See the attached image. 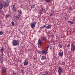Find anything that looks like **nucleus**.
<instances>
[{
	"label": "nucleus",
	"instance_id": "f257e3e1",
	"mask_svg": "<svg viewBox=\"0 0 75 75\" xmlns=\"http://www.w3.org/2000/svg\"><path fill=\"white\" fill-rule=\"evenodd\" d=\"M10 2V0H5L3 4H2V3H0V9H2L3 6L4 7H7L8 6Z\"/></svg>",
	"mask_w": 75,
	"mask_h": 75
},
{
	"label": "nucleus",
	"instance_id": "f03ea898",
	"mask_svg": "<svg viewBox=\"0 0 75 75\" xmlns=\"http://www.w3.org/2000/svg\"><path fill=\"white\" fill-rule=\"evenodd\" d=\"M20 44V41L18 40H14L12 41L13 46H17Z\"/></svg>",
	"mask_w": 75,
	"mask_h": 75
},
{
	"label": "nucleus",
	"instance_id": "7ed1b4c3",
	"mask_svg": "<svg viewBox=\"0 0 75 75\" xmlns=\"http://www.w3.org/2000/svg\"><path fill=\"white\" fill-rule=\"evenodd\" d=\"M45 39L44 37H42L41 39H40L38 40L39 42L38 43V48H40L41 47V42H43V40Z\"/></svg>",
	"mask_w": 75,
	"mask_h": 75
},
{
	"label": "nucleus",
	"instance_id": "20e7f679",
	"mask_svg": "<svg viewBox=\"0 0 75 75\" xmlns=\"http://www.w3.org/2000/svg\"><path fill=\"white\" fill-rule=\"evenodd\" d=\"M58 72L59 75H61V73H63L64 69L61 67H59L58 69Z\"/></svg>",
	"mask_w": 75,
	"mask_h": 75
},
{
	"label": "nucleus",
	"instance_id": "39448f33",
	"mask_svg": "<svg viewBox=\"0 0 75 75\" xmlns=\"http://www.w3.org/2000/svg\"><path fill=\"white\" fill-rule=\"evenodd\" d=\"M71 51H74V50H75V45H74V43H72L71 44Z\"/></svg>",
	"mask_w": 75,
	"mask_h": 75
},
{
	"label": "nucleus",
	"instance_id": "423d86ee",
	"mask_svg": "<svg viewBox=\"0 0 75 75\" xmlns=\"http://www.w3.org/2000/svg\"><path fill=\"white\" fill-rule=\"evenodd\" d=\"M36 23L35 22H33L30 23V27L31 28H33L35 27Z\"/></svg>",
	"mask_w": 75,
	"mask_h": 75
},
{
	"label": "nucleus",
	"instance_id": "0eeeda50",
	"mask_svg": "<svg viewBox=\"0 0 75 75\" xmlns=\"http://www.w3.org/2000/svg\"><path fill=\"white\" fill-rule=\"evenodd\" d=\"M39 53L40 54H44L45 55H46V54H47V50H45L42 52L39 51Z\"/></svg>",
	"mask_w": 75,
	"mask_h": 75
},
{
	"label": "nucleus",
	"instance_id": "6e6552de",
	"mask_svg": "<svg viewBox=\"0 0 75 75\" xmlns=\"http://www.w3.org/2000/svg\"><path fill=\"white\" fill-rule=\"evenodd\" d=\"M40 14H42V13H45V11L44 9H42V10L40 11Z\"/></svg>",
	"mask_w": 75,
	"mask_h": 75
},
{
	"label": "nucleus",
	"instance_id": "1a4fd4ad",
	"mask_svg": "<svg viewBox=\"0 0 75 75\" xmlns=\"http://www.w3.org/2000/svg\"><path fill=\"white\" fill-rule=\"evenodd\" d=\"M11 7L12 10L14 11H16V7L13 5Z\"/></svg>",
	"mask_w": 75,
	"mask_h": 75
},
{
	"label": "nucleus",
	"instance_id": "9d476101",
	"mask_svg": "<svg viewBox=\"0 0 75 75\" xmlns=\"http://www.w3.org/2000/svg\"><path fill=\"white\" fill-rule=\"evenodd\" d=\"M20 18V16L19 15H17L14 17V19H19Z\"/></svg>",
	"mask_w": 75,
	"mask_h": 75
},
{
	"label": "nucleus",
	"instance_id": "9b49d317",
	"mask_svg": "<svg viewBox=\"0 0 75 75\" xmlns=\"http://www.w3.org/2000/svg\"><path fill=\"white\" fill-rule=\"evenodd\" d=\"M58 55L59 57H62L63 56V53L59 52Z\"/></svg>",
	"mask_w": 75,
	"mask_h": 75
},
{
	"label": "nucleus",
	"instance_id": "f8f14e48",
	"mask_svg": "<svg viewBox=\"0 0 75 75\" xmlns=\"http://www.w3.org/2000/svg\"><path fill=\"white\" fill-rule=\"evenodd\" d=\"M19 14H21L22 13V11L21 10H19L18 11Z\"/></svg>",
	"mask_w": 75,
	"mask_h": 75
},
{
	"label": "nucleus",
	"instance_id": "ddd939ff",
	"mask_svg": "<svg viewBox=\"0 0 75 75\" xmlns=\"http://www.w3.org/2000/svg\"><path fill=\"white\" fill-rule=\"evenodd\" d=\"M24 65H27L28 64V61H25L24 62Z\"/></svg>",
	"mask_w": 75,
	"mask_h": 75
},
{
	"label": "nucleus",
	"instance_id": "4468645a",
	"mask_svg": "<svg viewBox=\"0 0 75 75\" xmlns=\"http://www.w3.org/2000/svg\"><path fill=\"white\" fill-rule=\"evenodd\" d=\"M2 71L3 72H6V70L5 69H2Z\"/></svg>",
	"mask_w": 75,
	"mask_h": 75
},
{
	"label": "nucleus",
	"instance_id": "2eb2a0df",
	"mask_svg": "<svg viewBox=\"0 0 75 75\" xmlns=\"http://www.w3.org/2000/svg\"><path fill=\"white\" fill-rule=\"evenodd\" d=\"M50 47V45H47V50H45V51H46V53H47V51L48 50V48Z\"/></svg>",
	"mask_w": 75,
	"mask_h": 75
},
{
	"label": "nucleus",
	"instance_id": "dca6fc26",
	"mask_svg": "<svg viewBox=\"0 0 75 75\" xmlns=\"http://www.w3.org/2000/svg\"><path fill=\"white\" fill-rule=\"evenodd\" d=\"M51 1V0H45V1L47 3H50Z\"/></svg>",
	"mask_w": 75,
	"mask_h": 75
},
{
	"label": "nucleus",
	"instance_id": "f3484780",
	"mask_svg": "<svg viewBox=\"0 0 75 75\" xmlns=\"http://www.w3.org/2000/svg\"><path fill=\"white\" fill-rule=\"evenodd\" d=\"M46 28L47 29H49V28H51V25H48L46 26Z\"/></svg>",
	"mask_w": 75,
	"mask_h": 75
},
{
	"label": "nucleus",
	"instance_id": "a211bd4d",
	"mask_svg": "<svg viewBox=\"0 0 75 75\" xmlns=\"http://www.w3.org/2000/svg\"><path fill=\"white\" fill-rule=\"evenodd\" d=\"M0 51L1 52H3L4 51V47H2V48L1 49Z\"/></svg>",
	"mask_w": 75,
	"mask_h": 75
},
{
	"label": "nucleus",
	"instance_id": "6ab92c4d",
	"mask_svg": "<svg viewBox=\"0 0 75 75\" xmlns=\"http://www.w3.org/2000/svg\"><path fill=\"white\" fill-rule=\"evenodd\" d=\"M35 5L34 4L33 5H32L31 6V8H34V7H35Z\"/></svg>",
	"mask_w": 75,
	"mask_h": 75
},
{
	"label": "nucleus",
	"instance_id": "aec40b11",
	"mask_svg": "<svg viewBox=\"0 0 75 75\" xmlns=\"http://www.w3.org/2000/svg\"><path fill=\"white\" fill-rule=\"evenodd\" d=\"M41 59H42V60H44V59H45V56H42Z\"/></svg>",
	"mask_w": 75,
	"mask_h": 75
},
{
	"label": "nucleus",
	"instance_id": "412c9836",
	"mask_svg": "<svg viewBox=\"0 0 75 75\" xmlns=\"http://www.w3.org/2000/svg\"><path fill=\"white\" fill-rule=\"evenodd\" d=\"M68 22L69 23H70V24H73V23H72V22L71 21H68Z\"/></svg>",
	"mask_w": 75,
	"mask_h": 75
},
{
	"label": "nucleus",
	"instance_id": "4be33fe9",
	"mask_svg": "<svg viewBox=\"0 0 75 75\" xmlns=\"http://www.w3.org/2000/svg\"><path fill=\"white\" fill-rule=\"evenodd\" d=\"M21 73H22V74H23V73L24 74V71L23 70H22L21 71Z\"/></svg>",
	"mask_w": 75,
	"mask_h": 75
},
{
	"label": "nucleus",
	"instance_id": "5701e85b",
	"mask_svg": "<svg viewBox=\"0 0 75 75\" xmlns=\"http://www.w3.org/2000/svg\"><path fill=\"white\" fill-rule=\"evenodd\" d=\"M11 24L12 25H14V22H13V21H12L11 22Z\"/></svg>",
	"mask_w": 75,
	"mask_h": 75
},
{
	"label": "nucleus",
	"instance_id": "b1692460",
	"mask_svg": "<svg viewBox=\"0 0 75 75\" xmlns=\"http://www.w3.org/2000/svg\"><path fill=\"white\" fill-rule=\"evenodd\" d=\"M1 59H2V58L3 59V54H1Z\"/></svg>",
	"mask_w": 75,
	"mask_h": 75
},
{
	"label": "nucleus",
	"instance_id": "393cba45",
	"mask_svg": "<svg viewBox=\"0 0 75 75\" xmlns=\"http://www.w3.org/2000/svg\"><path fill=\"white\" fill-rule=\"evenodd\" d=\"M45 75H48V73L47 71H46L45 72Z\"/></svg>",
	"mask_w": 75,
	"mask_h": 75
},
{
	"label": "nucleus",
	"instance_id": "a878e982",
	"mask_svg": "<svg viewBox=\"0 0 75 75\" xmlns=\"http://www.w3.org/2000/svg\"><path fill=\"white\" fill-rule=\"evenodd\" d=\"M59 47L60 48H62V45H59Z\"/></svg>",
	"mask_w": 75,
	"mask_h": 75
},
{
	"label": "nucleus",
	"instance_id": "bb28decb",
	"mask_svg": "<svg viewBox=\"0 0 75 75\" xmlns=\"http://www.w3.org/2000/svg\"><path fill=\"white\" fill-rule=\"evenodd\" d=\"M10 16L8 15H6V17H10Z\"/></svg>",
	"mask_w": 75,
	"mask_h": 75
},
{
	"label": "nucleus",
	"instance_id": "cd10ccee",
	"mask_svg": "<svg viewBox=\"0 0 75 75\" xmlns=\"http://www.w3.org/2000/svg\"><path fill=\"white\" fill-rule=\"evenodd\" d=\"M54 15V13H51V14H50V16H52L53 15Z\"/></svg>",
	"mask_w": 75,
	"mask_h": 75
},
{
	"label": "nucleus",
	"instance_id": "c85d7f7f",
	"mask_svg": "<svg viewBox=\"0 0 75 75\" xmlns=\"http://www.w3.org/2000/svg\"><path fill=\"white\" fill-rule=\"evenodd\" d=\"M13 74H14V75H16V74H17V73H16V72L14 71H13Z\"/></svg>",
	"mask_w": 75,
	"mask_h": 75
},
{
	"label": "nucleus",
	"instance_id": "c756f323",
	"mask_svg": "<svg viewBox=\"0 0 75 75\" xmlns=\"http://www.w3.org/2000/svg\"><path fill=\"white\" fill-rule=\"evenodd\" d=\"M67 47H68V48H69V47H70V45H68L66 46Z\"/></svg>",
	"mask_w": 75,
	"mask_h": 75
},
{
	"label": "nucleus",
	"instance_id": "7c9ffc66",
	"mask_svg": "<svg viewBox=\"0 0 75 75\" xmlns=\"http://www.w3.org/2000/svg\"><path fill=\"white\" fill-rule=\"evenodd\" d=\"M3 34V32H2V31L0 32V34L1 35H2V34Z\"/></svg>",
	"mask_w": 75,
	"mask_h": 75
},
{
	"label": "nucleus",
	"instance_id": "2f4dec72",
	"mask_svg": "<svg viewBox=\"0 0 75 75\" xmlns=\"http://www.w3.org/2000/svg\"><path fill=\"white\" fill-rule=\"evenodd\" d=\"M28 58H26L25 59V61H28Z\"/></svg>",
	"mask_w": 75,
	"mask_h": 75
},
{
	"label": "nucleus",
	"instance_id": "473e14b6",
	"mask_svg": "<svg viewBox=\"0 0 75 75\" xmlns=\"http://www.w3.org/2000/svg\"><path fill=\"white\" fill-rule=\"evenodd\" d=\"M50 50H52V46H50Z\"/></svg>",
	"mask_w": 75,
	"mask_h": 75
},
{
	"label": "nucleus",
	"instance_id": "72a5a7b5",
	"mask_svg": "<svg viewBox=\"0 0 75 75\" xmlns=\"http://www.w3.org/2000/svg\"><path fill=\"white\" fill-rule=\"evenodd\" d=\"M20 33H21V34H23V33H24V32H23L20 31Z\"/></svg>",
	"mask_w": 75,
	"mask_h": 75
},
{
	"label": "nucleus",
	"instance_id": "f704fd0d",
	"mask_svg": "<svg viewBox=\"0 0 75 75\" xmlns=\"http://www.w3.org/2000/svg\"><path fill=\"white\" fill-rule=\"evenodd\" d=\"M40 28H44V27L43 26H42V27H40Z\"/></svg>",
	"mask_w": 75,
	"mask_h": 75
},
{
	"label": "nucleus",
	"instance_id": "c9c22d12",
	"mask_svg": "<svg viewBox=\"0 0 75 75\" xmlns=\"http://www.w3.org/2000/svg\"><path fill=\"white\" fill-rule=\"evenodd\" d=\"M46 26V25H44L43 26V27H45V26Z\"/></svg>",
	"mask_w": 75,
	"mask_h": 75
},
{
	"label": "nucleus",
	"instance_id": "e433bc0d",
	"mask_svg": "<svg viewBox=\"0 0 75 75\" xmlns=\"http://www.w3.org/2000/svg\"><path fill=\"white\" fill-rule=\"evenodd\" d=\"M42 75H46V74H42Z\"/></svg>",
	"mask_w": 75,
	"mask_h": 75
},
{
	"label": "nucleus",
	"instance_id": "4c0bfd02",
	"mask_svg": "<svg viewBox=\"0 0 75 75\" xmlns=\"http://www.w3.org/2000/svg\"><path fill=\"white\" fill-rule=\"evenodd\" d=\"M37 52H38V53H39V51H37Z\"/></svg>",
	"mask_w": 75,
	"mask_h": 75
},
{
	"label": "nucleus",
	"instance_id": "58836bf2",
	"mask_svg": "<svg viewBox=\"0 0 75 75\" xmlns=\"http://www.w3.org/2000/svg\"><path fill=\"white\" fill-rule=\"evenodd\" d=\"M16 20L17 19H16V20L15 19V20H15V21H16Z\"/></svg>",
	"mask_w": 75,
	"mask_h": 75
},
{
	"label": "nucleus",
	"instance_id": "ea45409f",
	"mask_svg": "<svg viewBox=\"0 0 75 75\" xmlns=\"http://www.w3.org/2000/svg\"><path fill=\"white\" fill-rule=\"evenodd\" d=\"M0 13H1V11H0Z\"/></svg>",
	"mask_w": 75,
	"mask_h": 75
},
{
	"label": "nucleus",
	"instance_id": "a19ab883",
	"mask_svg": "<svg viewBox=\"0 0 75 75\" xmlns=\"http://www.w3.org/2000/svg\"><path fill=\"white\" fill-rule=\"evenodd\" d=\"M63 64H65V63L63 62Z\"/></svg>",
	"mask_w": 75,
	"mask_h": 75
},
{
	"label": "nucleus",
	"instance_id": "79ce46f5",
	"mask_svg": "<svg viewBox=\"0 0 75 75\" xmlns=\"http://www.w3.org/2000/svg\"><path fill=\"white\" fill-rule=\"evenodd\" d=\"M45 39H46H46H47L46 38H45Z\"/></svg>",
	"mask_w": 75,
	"mask_h": 75
}]
</instances>
